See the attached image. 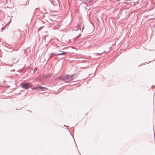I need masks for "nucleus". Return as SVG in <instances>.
Listing matches in <instances>:
<instances>
[{
  "label": "nucleus",
  "mask_w": 155,
  "mask_h": 155,
  "mask_svg": "<svg viewBox=\"0 0 155 155\" xmlns=\"http://www.w3.org/2000/svg\"><path fill=\"white\" fill-rule=\"evenodd\" d=\"M133 5L135 4V3L134 2H133Z\"/></svg>",
  "instance_id": "nucleus-11"
},
{
  "label": "nucleus",
  "mask_w": 155,
  "mask_h": 155,
  "mask_svg": "<svg viewBox=\"0 0 155 155\" xmlns=\"http://www.w3.org/2000/svg\"><path fill=\"white\" fill-rule=\"evenodd\" d=\"M117 1H118L119 2H120V0H117Z\"/></svg>",
  "instance_id": "nucleus-10"
},
{
  "label": "nucleus",
  "mask_w": 155,
  "mask_h": 155,
  "mask_svg": "<svg viewBox=\"0 0 155 155\" xmlns=\"http://www.w3.org/2000/svg\"><path fill=\"white\" fill-rule=\"evenodd\" d=\"M86 1L89 2H91L92 1V0H86Z\"/></svg>",
  "instance_id": "nucleus-8"
},
{
  "label": "nucleus",
  "mask_w": 155,
  "mask_h": 155,
  "mask_svg": "<svg viewBox=\"0 0 155 155\" xmlns=\"http://www.w3.org/2000/svg\"><path fill=\"white\" fill-rule=\"evenodd\" d=\"M40 89H41V91H46L48 90L47 88L45 87H41Z\"/></svg>",
  "instance_id": "nucleus-6"
},
{
  "label": "nucleus",
  "mask_w": 155,
  "mask_h": 155,
  "mask_svg": "<svg viewBox=\"0 0 155 155\" xmlns=\"http://www.w3.org/2000/svg\"><path fill=\"white\" fill-rule=\"evenodd\" d=\"M41 87L39 85H38L36 86L35 87H33L32 88V90H33L34 89H38L40 88V89Z\"/></svg>",
  "instance_id": "nucleus-5"
},
{
  "label": "nucleus",
  "mask_w": 155,
  "mask_h": 155,
  "mask_svg": "<svg viewBox=\"0 0 155 155\" xmlns=\"http://www.w3.org/2000/svg\"><path fill=\"white\" fill-rule=\"evenodd\" d=\"M60 51V53H58V54L56 55V54H55L54 55V56H57L58 55H64L66 53V52H63L62 51Z\"/></svg>",
  "instance_id": "nucleus-4"
},
{
  "label": "nucleus",
  "mask_w": 155,
  "mask_h": 155,
  "mask_svg": "<svg viewBox=\"0 0 155 155\" xmlns=\"http://www.w3.org/2000/svg\"><path fill=\"white\" fill-rule=\"evenodd\" d=\"M73 75H67L64 77L62 80L65 82H68L72 79Z\"/></svg>",
  "instance_id": "nucleus-2"
},
{
  "label": "nucleus",
  "mask_w": 155,
  "mask_h": 155,
  "mask_svg": "<svg viewBox=\"0 0 155 155\" xmlns=\"http://www.w3.org/2000/svg\"><path fill=\"white\" fill-rule=\"evenodd\" d=\"M94 42H98V41L97 40H95V41H94Z\"/></svg>",
  "instance_id": "nucleus-9"
},
{
  "label": "nucleus",
  "mask_w": 155,
  "mask_h": 155,
  "mask_svg": "<svg viewBox=\"0 0 155 155\" xmlns=\"http://www.w3.org/2000/svg\"><path fill=\"white\" fill-rule=\"evenodd\" d=\"M21 86L23 88L27 89L29 87H31L32 85L30 83H23L21 84Z\"/></svg>",
  "instance_id": "nucleus-3"
},
{
  "label": "nucleus",
  "mask_w": 155,
  "mask_h": 155,
  "mask_svg": "<svg viewBox=\"0 0 155 155\" xmlns=\"http://www.w3.org/2000/svg\"><path fill=\"white\" fill-rule=\"evenodd\" d=\"M79 21H80V25L79 26V27H78V29H79V30H80V32L81 33H82V31L83 30V29L84 28V24L83 23V20L81 18H80L79 19ZM81 33H80L78 35V38L79 37H80L81 35Z\"/></svg>",
  "instance_id": "nucleus-1"
},
{
  "label": "nucleus",
  "mask_w": 155,
  "mask_h": 155,
  "mask_svg": "<svg viewBox=\"0 0 155 155\" xmlns=\"http://www.w3.org/2000/svg\"><path fill=\"white\" fill-rule=\"evenodd\" d=\"M94 45L95 46H97L98 45L97 44V43L96 44V43H94Z\"/></svg>",
  "instance_id": "nucleus-7"
},
{
  "label": "nucleus",
  "mask_w": 155,
  "mask_h": 155,
  "mask_svg": "<svg viewBox=\"0 0 155 155\" xmlns=\"http://www.w3.org/2000/svg\"><path fill=\"white\" fill-rule=\"evenodd\" d=\"M126 1H127L128 0H125Z\"/></svg>",
  "instance_id": "nucleus-12"
}]
</instances>
